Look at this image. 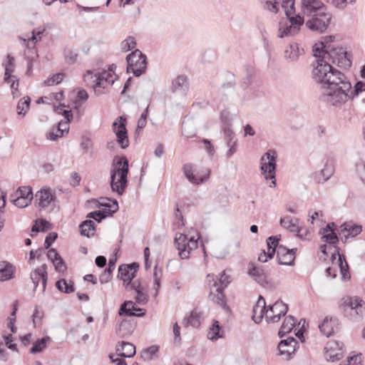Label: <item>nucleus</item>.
<instances>
[{
    "instance_id": "f257e3e1",
    "label": "nucleus",
    "mask_w": 365,
    "mask_h": 365,
    "mask_svg": "<svg viewBox=\"0 0 365 365\" xmlns=\"http://www.w3.org/2000/svg\"><path fill=\"white\" fill-rule=\"evenodd\" d=\"M312 51L317 59L313 63L312 74L314 81L321 85L319 100L329 106L341 107L346 98V92L351 88V83L327 60L341 68L348 69L351 66L350 54L342 47L334 48L324 42H320L319 46L315 44Z\"/></svg>"
},
{
    "instance_id": "f03ea898",
    "label": "nucleus",
    "mask_w": 365,
    "mask_h": 365,
    "mask_svg": "<svg viewBox=\"0 0 365 365\" xmlns=\"http://www.w3.org/2000/svg\"><path fill=\"white\" fill-rule=\"evenodd\" d=\"M279 237L278 236L269 237L267 240V251L262 250L259 255L258 260L261 262H266L277 253L278 264L293 265L297 249H288L283 245H279Z\"/></svg>"
},
{
    "instance_id": "7ed1b4c3",
    "label": "nucleus",
    "mask_w": 365,
    "mask_h": 365,
    "mask_svg": "<svg viewBox=\"0 0 365 365\" xmlns=\"http://www.w3.org/2000/svg\"><path fill=\"white\" fill-rule=\"evenodd\" d=\"M129 163L126 157L115 158L110 169V187L119 196L123 195L128 185Z\"/></svg>"
},
{
    "instance_id": "20e7f679",
    "label": "nucleus",
    "mask_w": 365,
    "mask_h": 365,
    "mask_svg": "<svg viewBox=\"0 0 365 365\" xmlns=\"http://www.w3.org/2000/svg\"><path fill=\"white\" fill-rule=\"evenodd\" d=\"M127 73H133L134 76L140 77L147 69V58L139 49L133 51L126 56Z\"/></svg>"
},
{
    "instance_id": "39448f33",
    "label": "nucleus",
    "mask_w": 365,
    "mask_h": 365,
    "mask_svg": "<svg viewBox=\"0 0 365 365\" xmlns=\"http://www.w3.org/2000/svg\"><path fill=\"white\" fill-rule=\"evenodd\" d=\"M186 240L181 233H176L174 238V245L178 251V255L182 259H188L191 252L198 247L197 240Z\"/></svg>"
},
{
    "instance_id": "423d86ee",
    "label": "nucleus",
    "mask_w": 365,
    "mask_h": 365,
    "mask_svg": "<svg viewBox=\"0 0 365 365\" xmlns=\"http://www.w3.org/2000/svg\"><path fill=\"white\" fill-rule=\"evenodd\" d=\"M277 153L274 150H269L260 159V170L262 174L267 180L274 179L277 167Z\"/></svg>"
},
{
    "instance_id": "0eeeda50",
    "label": "nucleus",
    "mask_w": 365,
    "mask_h": 365,
    "mask_svg": "<svg viewBox=\"0 0 365 365\" xmlns=\"http://www.w3.org/2000/svg\"><path fill=\"white\" fill-rule=\"evenodd\" d=\"M331 20V15L327 11L314 14L306 22L307 27L312 31L319 33L324 32L328 28Z\"/></svg>"
},
{
    "instance_id": "6e6552de",
    "label": "nucleus",
    "mask_w": 365,
    "mask_h": 365,
    "mask_svg": "<svg viewBox=\"0 0 365 365\" xmlns=\"http://www.w3.org/2000/svg\"><path fill=\"white\" fill-rule=\"evenodd\" d=\"M113 130L116 135L117 142L121 148L125 149L129 146L128 130L126 129V118L119 116L113 123Z\"/></svg>"
},
{
    "instance_id": "1a4fd4ad",
    "label": "nucleus",
    "mask_w": 365,
    "mask_h": 365,
    "mask_svg": "<svg viewBox=\"0 0 365 365\" xmlns=\"http://www.w3.org/2000/svg\"><path fill=\"white\" fill-rule=\"evenodd\" d=\"M288 311V305L282 300H277L275 303L267 308L266 322L267 323H275L285 316Z\"/></svg>"
},
{
    "instance_id": "9d476101",
    "label": "nucleus",
    "mask_w": 365,
    "mask_h": 365,
    "mask_svg": "<svg viewBox=\"0 0 365 365\" xmlns=\"http://www.w3.org/2000/svg\"><path fill=\"white\" fill-rule=\"evenodd\" d=\"M111 202V204L99 202L98 207H104L105 209L91 212L87 215V217L93 218L98 222H100L108 216L112 215L118 210V203L115 199L112 200Z\"/></svg>"
},
{
    "instance_id": "9b49d317",
    "label": "nucleus",
    "mask_w": 365,
    "mask_h": 365,
    "mask_svg": "<svg viewBox=\"0 0 365 365\" xmlns=\"http://www.w3.org/2000/svg\"><path fill=\"white\" fill-rule=\"evenodd\" d=\"M91 76V78H94L93 81L94 83L93 87L94 92L97 96H99L102 93V92L97 89V88H105L107 86V84L113 85L114 83L113 74L110 72H107L106 71H103L101 73H96L93 76L92 71H88L87 76Z\"/></svg>"
},
{
    "instance_id": "f8f14e48",
    "label": "nucleus",
    "mask_w": 365,
    "mask_h": 365,
    "mask_svg": "<svg viewBox=\"0 0 365 365\" xmlns=\"http://www.w3.org/2000/svg\"><path fill=\"white\" fill-rule=\"evenodd\" d=\"M304 50L297 42L289 43L284 48L283 58L288 64H297L300 57L304 55Z\"/></svg>"
},
{
    "instance_id": "ddd939ff",
    "label": "nucleus",
    "mask_w": 365,
    "mask_h": 365,
    "mask_svg": "<svg viewBox=\"0 0 365 365\" xmlns=\"http://www.w3.org/2000/svg\"><path fill=\"white\" fill-rule=\"evenodd\" d=\"M6 58L7 63H3L5 68L4 81L10 84L12 93L14 94V91H17L19 86V78L16 76L11 75L15 68V58L10 54L7 55Z\"/></svg>"
},
{
    "instance_id": "4468645a",
    "label": "nucleus",
    "mask_w": 365,
    "mask_h": 365,
    "mask_svg": "<svg viewBox=\"0 0 365 365\" xmlns=\"http://www.w3.org/2000/svg\"><path fill=\"white\" fill-rule=\"evenodd\" d=\"M138 267L139 264L137 262L119 266L118 277L123 281L125 289H128L130 282L135 277V273Z\"/></svg>"
},
{
    "instance_id": "2eb2a0df",
    "label": "nucleus",
    "mask_w": 365,
    "mask_h": 365,
    "mask_svg": "<svg viewBox=\"0 0 365 365\" xmlns=\"http://www.w3.org/2000/svg\"><path fill=\"white\" fill-rule=\"evenodd\" d=\"M334 164L331 159H327L324 168L319 171L313 173V178L318 184H323L328 181L334 173Z\"/></svg>"
},
{
    "instance_id": "dca6fc26",
    "label": "nucleus",
    "mask_w": 365,
    "mask_h": 365,
    "mask_svg": "<svg viewBox=\"0 0 365 365\" xmlns=\"http://www.w3.org/2000/svg\"><path fill=\"white\" fill-rule=\"evenodd\" d=\"M47 265L46 264H42L40 267L35 269L30 274V278L34 285L33 292H36L37 287L38 286L39 282L42 283V292H44L46 288L48 273H47Z\"/></svg>"
},
{
    "instance_id": "f3484780",
    "label": "nucleus",
    "mask_w": 365,
    "mask_h": 365,
    "mask_svg": "<svg viewBox=\"0 0 365 365\" xmlns=\"http://www.w3.org/2000/svg\"><path fill=\"white\" fill-rule=\"evenodd\" d=\"M302 6L304 14L309 16L327 10L326 6L320 0H302Z\"/></svg>"
},
{
    "instance_id": "a211bd4d",
    "label": "nucleus",
    "mask_w": 365,
    "mask_h": 365,
    "mask_svg": "<svg viewBox=\"0 0 365 365\" xmlns=\"http://www.w3.org/2000/svg\"><path fill=\"white\" fill-rule=\"evenodd\" d=\"M362 231L361 225H354L351 222H344L339 230V235L343 242H346L349 237H354Z\"/></svg>"
},
{
    "instance_id": "6ab92c4d",
    "label": "nucleus",
    "mask_w": 365,
    "mask_h": 365,
    "mask_svg": "<svg viewBox=\"0 0 365 365\" xmlns=\"http://www.w3.org/2000/svg\"><path fill=\"white\" fill-rule=\"evenodd\" d=\"M247 274L259 284L265 287L269 284L267 273L264 269L255 265L254 263H250L248 265Z\"/></svg>"
},
{
    "instance_id": "aec40b11",
    "label": "nucleus",
    "mask_w": 365,
    "mask_h": 365,
    "mask_svg": "<svg viewBox=\"0 0 365 365\" xmlns=\"http://www.w3.org/2000/svg\"><path fill=\"white\" fill-rule=\"evenodd\" d=\"M183 172L188 180L192 184H200L205 182L210 176V170L207 169L206 174L204 175H200L198 173L194 174L193 165L190 163L185 164L183 165Z\"/></svg>"
},
{
    "instance_id": "412c9836",
    "label": "nucleus",
    "mask_w": 365,
    "mask_h": 365,
    "mask_svg": "<svg viewBox=\"0 0 365 365\" xmlns=\"http://www.w3.org/2000/svg\"><path fill=\"white\" fill-rule=\"evenodd\" d=\"M297 344L294 337H288L282 340L278 344V350L280 356H283L285 360L291 359L292 354L295 350V345Z\"/></svg>"
},
{
    "instance_id": "4be33fe9",
    "label": "nucleus",
    "mask_w": 365,
    "mask_h": 365,
    "mask_svg": "<svg viewBox=\"0 0 365 365\" xmlns=\"http://www.w3.org/2000/svg\"><path fill=\"white\" fill-rule=\"evenodd\" d=\"M118 314L120 316L143 317L145 314V310L135 306L132 301H125L120 305Z\"/></svg>"
},
{
    "instance_id": "5701e85b",
    "label": "nucleus",
    "mask_w": 365,
    "mask_h": 365,
    "mask_svg": "<svg viewBox=\"0 0 365 365\" xmlns=\"http://www.w3.org/2000/svg\"><path fill=\"white\" fill-rule=\"evenodd\" d=\"M189 89V83L187 76L180 75L172 81L171 91L173 93L185 96Z\"/></svg>"
},
{
    "instance_id": "b1692460",
    "label": "nucleus",
    "mask_w": 365,
    "mask_h": 365,
    "mask_svg": "<svg viewBox=\"0 0 365 365\" xmlns=\"http://www.w3.org/2000/svg\"><path fill=\"white\" fill-rule=\"evenodd\" d=\"M342 343L338 341H330L327 344L325 349H327V356L328 360L331 361H339L342 358Z\"/></svg>"
},
{
    "instance_id": "393cba45",
    "label": "nucleus",
    "mask_w": 365,
    "mask_h": 365,
    "mask_svg": "<svg viewBox=\"0 0 365 365\" xmlns=\"http://www.w3.org/2000/svg\"><path fill=\"white\" fill-rule=\"evenodd\" d=\"M36 199L38 200V205L40 209L47 207L51 202L54 201L55 195L50 188H43L36 194Z\"/></svg>"
},
{
    "instance_id": "a878e982",
    "label": "nucleus",
    "mask_w": 365,
    "mask_h": 365,
    "mask_svg": "<svg viewBox=\"0 0 365 365\" xmlns=\"http://www.w3.org/2000/svg\"><path fill=\"white\" fill-rule=\"evenodd\" d=\"M115 351L117 356L121 358H132L136 353L135 345L125 341L118 342Z\"/></svg>"
},
{
    "instance_id": "bb28decb",
    "label": "nucleus",
    "mask_w": 365,
    "mask_h": 365,
    "mask_svg": "<svg viewBox=\"0 0 365 365\" xmlns=\"http://www.w3.org/2000/svg\"><path fill=\"white\" fill-rule=\"evenodd\" d=\"M338 325L339 322L336 318L326 317L322 324L319 325V328L324 336L329 337L338 331Z\"/></svg>"
},
{
    "instance_id": "cd10ccee",
    "label": "nucleus",
    "mask_w": 365,
    "mask_h": 365,
    "mask_svg": "<svg viewBox=\"0 0 365 365\" xmlns=\"http://www.w3.org/2000/svg\"><path fill=\"white\" fill-rule=\"evenodd\" d=\"M299 222L298 218H291L289 216H285L280 219L279 224L284 228L302 238V235L300 233L302 229L299 227Z\"/></svg>"
},
{
    "instance_id": "c85d7f7f",
    "label": "nucleus",
    "mask_w": 365,
    "mask_h": 365,
    "mask_svg": "<svg viewBox=\"0 0 365 365\" xmlns=\"http://www.w3.org/2000/svg\"><path fill=\"white\" fill-rule=\"evenodd\" d=\"M267 306L265 299L261 295L259 297L256 304L252 309V320L259 324L262 322L264 317H266Z\"/></svg>"
},
{
    "instance_id": "c756f323",
    "label": "nucleus",
    "mask_w": 365,
    "mask_h": 365,
    "mask_svg": "<svg viewBox=\"0 0 365 365\" xmlns=\"http://www.w3.org/2000/svg\"><path fill=\"white\" fill-rule=\"evenodd\" d=\"M15 267L8 262H0V281L9 280L14 277Z\"/></svg>"
},
{
    "instance_id": "7c9ffc66",
    "label": "nucleus",
    "mask_w": 365,
    "mask_h": 365,
    "mask_svg": "<svg viewBox=\"0 0 365 365\" xmlns=\"http://www.w3.org/2000/svg\"><path fill=\"white\" fill-rule=\"evenodd\" d=\"M335 248H336V252H337V255H338L337 263H338V266L340 269L341 278L344 280L349 279L351 277V275L349 273V264L345 259V257L343 255H341L339 253V248L337 247H335Z\"/></svg>"
},
{
    "instance_id": "2f4dec72",
    "label": "nucleus",
    "mask_w": 365,
    "mask_h": 365,
    "mask_svg": "<svg viewBox=\"0 0 365 365\" xmlns=\"http://www.w3.org/2000/svg\"><path fill=\"white\" fill-rule=\"evenodd\" d=\"M296 322H297V320L294 317L290 316V315L284 319V320L281 326V328L278 332L279 337L282 338L287 334H289V332H291L295 326Z\"/></svg>"
},
{
    "instance_id": "473e14b6",
    "label": "nucleus",
    "mask_w": 365,
    "mask_h": 365,
    "mask_svg": "<svg viewBox=\"0 0 365 365\" xmlns=\"http://www.w3.org/2000/svg\"><path fill=\"white\" fill-rule=\"evenodd\" d=\"M71 122H68L67 120L66 122H59L57 127V132H58L59 134H54V130H51L46 135L47 138L51 140H56L58 138L62 137L64 133H68L69 130L68 125Z\"/></svg>"
},
{
    "instance_id": "72a5a7b5",
    "label": "nucleus",
    "mask_w": 365,
    "mask_h": 365,
    "mask_svg": "<svg viewBox=\"0 0 365 365\" xmlns=\"http://www.w3.org/2000/svg\"><path fill=\"white\" fill-rule=\"evenodd\" d=\"M95 223L91 220H86L79 225L81 235L87 237L94 235Z\"/></svg>"
},
{
    "instance_id": "f704fd0d",
    "label": "nucleus",
    "mask_w": 365,
    "mask_h": 365,
    "mask_svg": "<svg viewBox=\"0 0 365 365\" xmlns=\"http://www.w3.org/2000/svg\"><path fill=\"white\" fill-rule=\"evenodd\" d=\"M207 277L212 278V284H210V287H219L225 289L230 282V277L226 274L225 271L221 272L220 279L217 277L215 279L214 276L210 274H208Z\"/></svg>"
},
{
    "instance_id": "c9c22d12",
    "label": "nucleus",
    "mask_w": 365,
    "mask_h": 365,
    "mask_svg": "<svg viewBox=\"0 0 365 365\" xmlns=\"http://www.w3.org/2000/svg\"><path fill=\"white\" fill-rule=\"evenodd\" d=\"M50 341L51 337L48 336L38 339L33 343V346L30 349V353L34 354L43 351L46 348L48 342Z\"/></svg>"
},
{
    "instance_id": "e433bc0d",
    "label": "nucleus",
    "mask_w": 365,
    "mask_h": 365,
    "mask_svg": "<svg viewBox=\"0 0 365 365\" xmlns=\"http://www.w3.org/2000/svg\"><path fill=\"white\" fill-rule=\"evenodd\" d=\"M200 317L199 313L197 312V309H195L190 312L188 317H185L182 323L185 327L191 326L192 327L197 328L200 324Z\"/></svg>"
},
{
    "instance_id": "4c0bfd02",
    "label": "nucleus",
    "mask_w": 365,
    "mask_h": 365,
    "mask_svg": "<svg viewBox=\"0 0 365 365\" xmlns=\"http://www.w3.org/2000/svg\"><path fill=\"white\" fill-rule=\"evenodd\" d=\"M278 31V37L283 38L284 36H294L298 33L299 30L289 23L286 22L284 24L282 22H280Z\"/></svg>"
},
{
    "instance_id": "58836bf2",
    "label": "nucleus",
    "mask_w": 365,
    "mask_h": 365,
    "mask_svg": "<svg viewBox=\"0 0 365 365\" xmlns=\"http://www.w3.org/2000/svg\"><path fill=\"white\" fill-rule=\"evenodd\" d=\"M56 288L61 292L71 294L75 291L74 283L65 279H60L56 282Z\"/></svg>"
},
{
    "instance_id": "ea45409f",
    "label": "nucleus",
    "mask_w": 365,
    "mask_h": 365,
    "mask_svg": "<svg viewBox=\"0 0 365 365\" xmlns=\"http://www.w3.org/2000/svg\"><path fill=\"white\" fill-rule=\"evenodd\" d=\"M221 118L223 122L222 131L225 135L226 145L227 146H230V143H232V140L235 136V133L232 131L231 128V123L228 121L225 120L223 115L221 116Z\"/></svg>"
},
{
    "instance_id": "a19ab883",
    "label": "nucleus",
    "mask_w": 365,
    "mask_h": 365,
    "mask_svg": "<svg viewBox=\"0 0 365 365\" xmlns=\"http://www.w3.org/2000/svg\"><path fill=\"white\" fill-rule=\"evenodd\" d=\"M215 292L213 293L212 289H211L210 295L212 297V300L219 304L221 307H225L226 305L225 296L224 294V289L215 287Z\"/></svg>"
},
{
    "instance_id": "79ce46f5",
    "label": "nucleus",
    "mask_w": 365,
    "mask_h": 365,
    "mask_svg": "<svg viewBox=\"0 0 365 365\" xmlns=\"http://www.w3.org/2000/svg\"><path fill=\"white\" fill-rule=\"evenodd\" d=\"M365 91V82L358 81L355 84L354 87V90L349 89L347 92H346V98L344 102V104L347 101L348 99L358 96L360 93Z\"/></svg>"
},
{
    "instance_id": "37998d69",
    "label": "nucleus",
    "mask_w": 365,
    "mask_h": 365,
    "mask_svg": "<svg viewBox=\"0 0 365 365\" xmlns=\"http://www.w3.org/2000/svg\"><path fill=\"white\" fill-rule=\"evenodd\" d=\"M207 336L208 339L212 341H216L218 339L222 337V332L221 333V327L218 321H213L212 325L210 328Z\"/></svg>"
},
{
    "instance_id": "c03bdc74",
    "label": "nucleus",
    "mask_w": 365,
    "mask_h": 365,
    "mask_svg": "<svg viewBox=\"0 0 365 365\" xmlns=\"http://www.w3.org/2000/svg\"><path fill=\"white\" fill-rule=\"evenodd\" d=\"M133 331V327L125 320H123L119 328L117 329L116 333L120 338H127Z\"/></svg>"
},
{
    "instance_id": "a18cd8bd",
    "label": "nucleus",
    "mask_w": 365,
    "mask_h": 365,
    "mask_svg": "<svg viewBox=\"0 0 365 365\" xmlns=\"http://www.w3.org/2000/svg\"><path fill=\"white\" fill-rule=\"evenodd\" d=\"M116 259H110L108 262V267L106 268L104 272L100 275V282L101 284L108 282L110 275L115 269Z\"/></svg>"
},
{
    "instance_id": "49530a36",
    "label": "nucleus",
    "mask_w": 365,
    "mask_h": 365,
    "mask_svg": "<svg viewBox=\"0 0 365 365\" xmlns=\"http://www.w3.org/2000/svg\"><path fill=\"white\" fill-rule=\"evenodd\" d=\"M51 26L47 24H44L41 26H39L36 29H34L33 31H32V36L31 37V41L36 44L38 41H40L42 37H43V33L46 31V29H51Z\"/></svg>"
},
{
    "instance_id": "de8ad7c7",
    "label": "nucleus",
    "mask_w": 365,
    "mask_h": 365,
    "mask_svg": "<svg viewBox=\"0 0 365 365\" xmlns=\"http://www.w3.org/2000/svg\"><path fill=\"white\" fill-rule=\"evenodd\" d=\"M31 98L29 97H24L21 98L16 106L18 115H25L26 111L29 108Z\"/></svg>"
},
{
    "instance_id": "09e8293b",
    "label": "nucleus",
    "mask_w": 365,
    "mask_h": 365,
    "mask_svg": "<svg viewBox=\"0 0 365 365\" xmlns=\"http://www.w3.org/2000/svg\"><path fill=\"white\" fill-rule=\"evenodd\" d=\"M64 56L68 64H74L77 62L78 53L76 49L66 48L64 50Z\"/></svg>"
},
{
    "instance_id": "8fccbe9b",
    "label": "nucleus",
    "mask_w": 365,
    "mask_h": 365,
    "mask_svg": "<svg viewBox=\"0 0 365 365\" xmlns=\"http://www.w3.org/2000/svg\"><path fill=\"white\" fill-rule=\"evenodd\" d=\"M66 107L65 104L60 103L58 106H54V110L57 113L63 115L68 122H71L73 119V114L71 110L64 109Z\"/></svg>"
},
{
    "instance_id": "3c124183",
    "label": "nucleus",
    "mask_w": 365,
    "mask_h": 365,
    "mask_svg": "<svg viewBox=\"0 0 365 365\" xmlns=\"http://www.w3.org/2000/svg\"><path fill=\"white\" fill-rule=\"evenodd\" d=\"M13 195H14V196L24 197L29 198V200L31 201L33 199V192L30 187H20Z\"/></svg>"
},
{
    "instance_id": "603ef678",
    "label": "nucleus",
    "mask_w": 365,
    "mask_h": 365,
    "mask_svg": "<svg viewBox=\"0 0 365 365\" xmlns=\"http://www.w3.org/2000/svg\"><path fill=\"white\" fill-rule=\"evenodd\" d=\"M11 200L16 207L20 208L26 207L31 202V200H29V198L14 196V195H11Z\"/></svg>"
},
{
    "instance_id": "864d4df0",
    "label": "nucleus",
    "mask_w": 365,
    "mask_h": 365,
    "mask_svg": "<svg viewBox=\"0 0 365 365\" xmlns=\"http://www.w3.org/2000/svg\"><path fill=\"white\" fill-rule=\"evenodd\" d=\"M136 46V41L134 37L128 36L121 43V49L123 52H128Z\"/></svg>"
},
{
    "instance_id": "5fc2aeb1",
    "label": "nucleus",
    "mask_w": 365,
    "mask_h": 365,
    "mask_svg": "<svg viewBox=\"0 0 365 365\" xmlns=\"http://www.w3.org/2000/svg\"><path fill=\"white\" fill-rule=\"evenodd\" d=\"M344 303L351 309H357L362 306L363 300L359 297H354L348 298Z\"/></svg>"
},
{
    "instance_id": "6e6d98bb",
    "label": "nucleus",
    "mask_w": 365,
    "mask_h": 365,
    "mask_svg": "<svg viewBox=\"0 0 365 365\" xmlns=\"http://www.w3.org/2000/svg\"><path fill=\"white\" fill-rule=\"evenodd\" d=\"M287 16L294 12V0H280Z\"/></svg>"
},
{
    "instance_id": "4d7b16f0",
    "label": "nucleus",
    "mask_w": 365,
    "mask_h": 365,
    "mask_svg": "<svg viewBox=\"0 0 365 365\" xmlns=\"http://www.w3.org/2000/svg\"><path fill=\"white\" fill-rule=\"evenodd\" d=\"M63 81V74L57 73L49 77L44 81V85L46 86H51L54 84H58Z\"/></svg>"
},
{
    "instance_id": "13d9d810",
    "label": "nucleus",
    "mask_w": 365,
    "mask_h": 365,
    "mask_svg": "<svg viewBox=\"0 0 365 365\" xmlns=\"http://www.w3.org/2000/svg\"><path fill=\"white\" fill-rule=\"evenodd\" d=\"M158 351V346H150L143 351L142 357L144 358V359L150 360L152 359L153 356L157 354Z\"/></svg>"
},
{
    "instance_id": "bf43d9fd",
    "label": "nucleus",
    "mask_w": 365,
    "mask_h": 365,
    "mask_svg": "<svg viewBox=\"0 0 365 365\" xmlns=\"http://www.w3.org/2000/svg\"><path fill=\"white\" fill-rule=\"evenodd\" d=\"M322 239L329 245H334V247H336V244L339 242L338 236L334 231L324 235Z\"/></svg>"
},
{
    "instance_id": "052dcab7",
    "label": "nucleus",
    "mask_w": 365,
    "mask_h": 365,
    "mask_svg": "<svg viewBox=\"0 0 365 365\" xmlns=\"http://www.w3.org/2000/svg\"><path fill=\"white\" fill-rule=\"evenodd\" d=\"M287 17L289 20V24L299 31L300 26L304 24V18L299 15L295 17L289 15Z\"/></svg>"
},
{
    "instance_id": "680f3d73",
    "label": "nucleus",
    "mask_w": 365,
    "mask_h": 365,
    "mask_svg": "<svg viewBox=\"0 0 365 365\" xmlns=\"http://www.w3.org/2000/svg\"><path fill=\"white\" fill-rule=\"evenodd\" d=\"M184 237H186L187 240L190 241V239L192 238V240H197L198 242V240L200 238V234L197 232V230H195L193 227H191L190 230H188L186 232L182 233Z\"/></svg>"
},
{
    "instance_id": "e2e57ef3",
    "label": "nucleus",
    "mask_w": 365,
    "mask_h": 365,
    "mask_svg": "<svg viewBox=\"0 0 365 365\" xmlns=\"http://www.w3.org/2000/svg\"><path fill=\"white\" fill-rule=\"evenodd\" d=\"M135 301L138 304L143 305L145 304L148 301V296L144 292V289L136 292L135 297Z\"/></svg>"
},
{
    "instance_id": "0e129e2a",
    "label": "nucleus",
    "mask_w": 365,
    "mask_h": 365,
    "mask_svg": "<svg viewBox=\"0 0 365 365\" xmlns=\"http://www.w3.org/2000/svg\"><path fill=\"white\" fill-rule=\"evenodd\" d=\"M58 237V234L55 232H50L45 239L44 247L48 250L51 246L52 243L56 241Z\"/></svg>"
},
{
    "instance_id": "69168bd1",
    "label": "nucleus",
    "mask_w": 365,
    "mask_h": 365,
    "mask_svg": "<svg viewBox=\"0 0 365 365\" xmlns=\"http://www.w3.org/2000/svg\"><path fill=\"white\" fill-rule=\"evenodd\" d=\"M4 339L6 346L11 350L18 351L17 346L13 343V337L11 334L4 335Z\"/></svg>"
},
{
    "instance_id": "338daca9",
    "label": "nucleus",
    "mask_w": 365,
    "mask_h": 365,
    "mask_svg": "<svg viewBox=\"0 0 365 365\" xmlns=\"http://www.w3.org/2000/svg\"><path fill=\"white\" fill-rule=\"evenodd\" d=\"M278 3L277 0H266L265 1V9L277 13L278 11Z\"/></svg>"
},
{
    "instance_id": "774afa93",
    "label": "nucleus",
    "mask_w": 365,
    "mask_h": 365,
    "mask_svg": "<svg viewBox=\"0 0 365 365\" xmlns=\"http://www.w3.org/2000/svg\"><path fill=\"white\" fill-rule=\"evenodd\" d=\"M52 263L53 264L55 269L57 272H64L66 269V265L61 257L60 259H58L57 261H55Z\"/></svg>"
}]
</instances>
